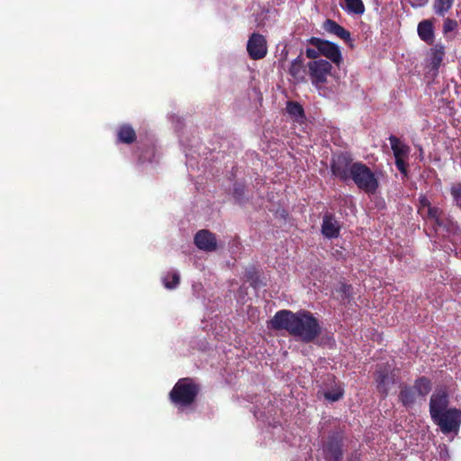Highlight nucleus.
Here are the masks:
<instances>
[{"label": "nucleus", "instance_id": "f257e3e1", "mask_svg": "<svg viewBox=\"0 0 461 461\" xmlns=\"http://www.w3.org/2000/svg\"><path fill=\"white\" fill-rule=\"evenodd\" d=\"M268 327L275 330H285L303 343L313 342L321 334L320 321L309 311L280 310L269 321Z\"/></svg>", "mask_w": 461, "mask_h": 461}, {"label": "nucleus", "instance_id": "f03ea898", "mask_svg": "<svg viewBox=\"0 0 461 461\" xmlns=\"http://www.w3.org/2000/svg\"><path fill=\"white\" fill-rule=\"evenodd\" d=\"M200 385L192 378L179 379L169 393L170 401L179 407L192 405L199 394Z\"/></svg>", "mask_w": 461, "mask_h": 461}, {"label": "nucleus", "instance_id": "7ed1b4c3", "mask_svg": "<svg viewBox=\"0 0 461 461\" xmlns=\"http://www.w3.org/2000/svg\"><path fill=\"white\" fill-rule=\"evenodd\" d=\"M350 179L358 189L367 194H374L379 187V181L375 173L363 162H355L352 167Z\"/></svg>", "mask_w": 461, "mask_h": 461}, {"label": "nucleus", "instance_id": "20e7f679", "mask_svg": "<svg viewBox=\"0 0 461 461\" xmlns=\"http://www.w3.org/2000/svg\"><path fill=\"white\" fill-rule=\"evenodd\" d=\"M433 422L438 426L444 435L453 433L457 435L461 425V410L456 408H448L437 417L431 418Z\"/></svg>", "mask_w": 461, "mask_h": 461}, {"label": "nucleus", "instance_id": "39448f33", "mask_svg": "<svg viewBox=\"0 0 461 461\" xmlns=\"http://www.w3.org/2000/svg\"><path fill=\"white\" fill-rule=\"evenodd\" d=\"M375 380L378 393L383 398H386L391 387L396 384L397 370L388 363L378 365Z\"/></svg>", "mask_w": 461, "mask_h": 461}, {"label": "nucleus", "instance_id": "423d86ee", "mask_svg": "<svg viewBox=\"0 0 461 461\" xmlns=\"http://www.w3.org/2000/svg\"><path fill=\"white\" fill-rule=\"evenodd\" d=\"M307 68L312 84L321 89L331 75V63L326 59L312 60L308 62Z\"/></svg>", "mask_w": 461, "mask_h": 461}, {"label": "nucleus", "instance_id": "0eeeda50", "mask_svg": "<svg viewBox=\"0 0 461 461\" xmlns=\"http://www.w3.org/2000/svg\"><path fill=\"white\" fill-rule=\"evenodd\" d=\"M388 140L393 153L397 169L404 176H408L409 164L407 160L410 157L411 148L395 135H390Z\"/></svg>", "mask_w": 461, "mask_h": 461}, {"label": "nucleus", "instance_id": "6e6552de", "mask_svg": "<svg viewBox=\"0 0 461 461\" xmlns=\"http://www.w3.org/2000/svg\"><path fill=\"white\" fill-rule=\"evenodd\" d=\"M344 438L340 432H332L322 444L325 461H340L344 455Z\"/></svg>", "mask_w": 461, "mask_h": 461}, {"label": "nucleus", "instance_id": "1a4fd4ad", "mask_svg": "<svg viewBox=\"0 0 461 461\" xmlns=\"http://www.w3.org/2000/svg\"><path fill=\"white\" fill-rule=\"evenodd\" d=\"M353 158L348 153H340L333 156L330 162V171L332 175L342 182L350 179Z\"/></svg>", "mask_w": 461, "mask_h": 461}, {"label": "nucleus", "instance_id": "9d476101", "mask_svg": "<svg viewBox=\"0 0 461 461\" xmlns=\"http://www.w3.org/2000/svg\"><path fill=\"white\" fill-rule=\"evenodd\" d=\"M308 43L318 49L321 55L328 59L330 62L337 66L342 63V54L339 47L336 43L317 37H311L308 40Z\"/></svg>", "mask_w": 461, "mask_h": 461}, {"label": "nucleus", "instance_id": "9b49d317", "mask_svg": "<svg viewBox=\"0 0 461 461\" xmlns=\"http://www.w3.org/2000/svg\"><path fill=\"white\" fill-rule=\"evenodd\" d=\"M249 57L253 60L264 59L267 54V41L260 33L253 32L247 43Z\"/></svg>", "mask_w": 461, "mask_h": 461}, {"label": "nucleus", "instance_id": "f8f14e48", "mask_svg": "<svg viewBox=\"0 0 461 461\" xmlns=\"http://www.w3.org/2000/svg\"><path fill=\"white\" fill-rule=\"evenodd\" d=\"M448 393L446 389H437L429 400V414L431 418L437 417L438 414L444 412L448 408Z\"/></svg>", "mask_w": 461, "mask_h": 461}, {"label": "nucleus", "instance_id": "ddd939ff", "mask_svg": "<svg viewBox=\"0 0 461 461\" xmlns=\"http://www.w3.org/2000/svg\"><path fill=\"white\" fill-rule=\"evenodd\" d=\"M195 246L203 251H214L217 249L215 235L208 230H201L196 232L194 239Z\"/></svg>", "mask_w": 461, "mask_h": 461}, {"label": "nucleus", "instance_id": "4468645a", "mask_svg": "<svg viewBox=\"0 0 461 461\" xmlns=\"http://www.w3.org/2000/svg\"><path fill=\"white\" fill-rule=\"evenodd\" d=\"M340 232L339 222L332 213H326L323 216L321 233L327 239L338 238Z\"/></svg>", "mask_w": 461, "mask_h": 461}, {"label": "nucleus", "instance_id": "2eb2a0df", "mask_svg": "<svg viewBox=\"0 0 461 461\" xmlns=\"http://www.w3.org/2000/svg\"><path fill=\"white\" fill-rule=\"evenodd\" d=\"M434 19H425L419 23L417 32L420 39L429 45L435 40Z\"/></svg>", "mask_w": 461, "mask_h": 461}, {"label": "nucleus", "instance_id": "dca6fc26", "mask_svg": "<svg viewBox=\"0 0 461 461\" xmlns=\"http://www.w3.org/2000/svg\"><path fill=\"white\" fill-rule=\"evenodd\" d=\"M322 28L327 32L337 36L338 38L343 40L346 42L351 41V33H350V32L346 30L341 25H339L334 20L327 19L323 23Z\"/></svg>", "mask_w": 461, "mask_h": 461}, {"label": "nucleus", "instance_id": "f3484780", "mask_svg": "<svg viewBox=\"0 0 461 461\" xmlns=\"http://www.w3.org/2000/svg\"><path fill=\"white\" fill-rule=\"evenodd\" d=\"M445 56V47L441 43L434 45L429 52V65L431 70L438 72Z\"/></svg>", "mask_w": 461, "mask_h": 461}, {"label": "nucleus", "instance_id": "a211bd4d", "mask_svg": "<svg viewBox=\"0 0 461 461\" xmlns=\"http://www.w3.org/2000/svg\"><path fill=\"white\" fill-rule=\"evenodd\" d=\"M418 395L411 385L404 384L399 392V401L405 408L412 407L417 400Z\"/></svg>", "mask_w": 461, "mask_h": 461}, {"label": "nucleus", "instance_id": "6ab92c4d", "mask_svg": "<svg viewBox=\"0 0 461 461\" xmlns=\"http://www.w3.org/2000/svg\"><path fill=\"white\" fill-rule=\"evenodd\" d=\"M117 139L121 143L132 144L135 142L137 135L131 125L124 123L117 130Z\"/></svg>", "mask_w": 461, "mask_h": 461}, {"label": "nucleus", "instance_id": "aec40b11", "mask_svg": "<svg viewBox=\"0 0 461 461\" xmlns=\"http://www.w3.org/2000/svg\"><path fill=\"white\" fill-rule=\"evenodd\" d=\"M304 59L302 55L295 58L289 68V74L297 82L303 81L305 76Z\"/></svg>", "mask_w": 461, "mask_h": 461}, {"label": "nucleus", "instance_id": "412c9836", "mask_svg": "<svg viewBox=\"0 0 461 461\" xmlns=\"http://www.w3.org/2000/svg\"><path fill=\"white\" fill-rule=\"evenodd\" d=\"M411 386L419 397L424 398L431 392L432 382L427 376H420L415 379Z\"/></svg>", "mask_w": 461, "mask_h": 461}, {"label": "nucleus", "instance_id": "4be33fe9", "mask_svg": "<svg viewBox=\"0 0 461 461\" xmlns=\"http://www.w3.org/2000/svg\"><path fill=\"white\" fill-rule=\"evenodd\" d=\"M342 8L350 14L361 15L365 13L366 8L362 0H344L341 5Z\"/></svg>", "mask_w": 461, "mask_h": 461}, {"label": "nucleus", "instance_id": "5701e85b", "mask_svg": "<svg viewBox=\"0 0 461 461\" xmlns=\"http://www.w3.org/2000/svg\"><path fill=\"white\" fill-rule=\"evenodd\" d=\"M286 112L297 121L305 119L304 109L298 102L288 101L286 104Z\"/></svg>", "mask_w": 461, "mask_h": 461}, {"label": "nucleus", "instance_id": "b1692460", "mask_svg": "<svg viewBox=\"0 0 461 461\" xmlns=\"http://www.w3.org/2000/svg\"><path fill=\"white\" fill-rule=\"evenodd\" d=\"M455 0H434L433 11L437 15L443 17L452 9Z\"/></svg>", "mask_w": 461, "mask_h": 461}, {"label": "nucleus", "instance_id": "393cba45", "mask_svg": "<svg viewBox=\"0 0 461 461\" xmlns=\"http://www.w3.org/2000/svg\"><path fill=\"white\" fill-rule=\"evenodd\" d=\"M438 228H441L446 230L448 234H457L459 232V227L457 223L448 217L446 214L442 217L441 221L435 226V230Z\"/></svg>", "mask_w": 461, "mask_h": 461}, {"label": "nucleus", "instance_id": "a878e982", "mask_svg": "<svg viewBox=\"0 0 461 461\" xmlns=\"http://www.w3.org/2000/svg\"><path fill=\"white\" fill-rule=\"evenodd\" d=\"M445 215V212L437 206H429L426 213H423L422 217L428 221L433 222L434 227L441 221L442 217Z\"/></svg>", "mask_w": 461, "mask_h": 461}, {"label": "nucleus", "instance_id": "bb28decb", "mask_svg": "<svg viewBox=\"0 0 461 461\" xmlns=\"http://www.w3.org/2000/svg\"><path fill=\"white\" fill-rule=\"evenodd\" d=\"M162 281L167 289H175L180 283V275L176 271H170L162 278Z\"/></svg>", "mask_w": 461, "mask_h": 461}, {"label": "nucleus", "instance_id": "cd10ccee", "mask_svg": "<svg viewBox=\"0 0 461 461\" xmlns=\"http://www.w3.org/2000/svg\"><path fill=\"white\" fill-rule=\"evenodd\" d=\"M344 391L340 386H337L331 391L324 393V398L330 402H337L343 397Z\"/></svg>", "mask_w": 461, "mask_h": 461}, {"label": "nucleus", "instance_id": "c85d7f7f", "mask_svg": "<svg viewBox=\"0 0 461 461\" xmlns=\"http://www.w3.org/2000/svg\"><path fill=\"white\" fill-rule=\"evenodd\" d=\"M458 28V23L455 19H451L449 17L444 19L443 23V34L447 35L449 32L456 31Z\"/></svg>", "mask_w": 461, "mask_h": 461}, {"label": "nucleus", "instance_id": "c756f323", "mask_svg": "<svg viewBox=\"0 0 461 461\" xmlns=\"http://www.w3.org/2000/svg\"><path fill=\"white\" fill-rule=\"evenodd\" d=\"M451 195L456 206L461 210V183L455 184L450 189Z\"/></svg>", "mask_w": 461, "mask_h": 461}, {"label": "nucleus", "instance_id": "7c9ffc66", "mask_svg": "<svg viewBox=\"0 0 461 461\" xmlns=\"http://www.w3.org/2000/svg\"><path fill=\"white\" fill-rule=\"evenodd\" d=\"M420 206H419V212L423 215L424 210L427 208L429 209V206H431L430 202L428 200L427 197L421 196L419 199Z\"/></svg>", "mask_w": 461, "mask_h": 461}, {"label": "nucleus", "instance_id": "2f4dec72", "mask_svg": "<svg viewBox=\"0 0 461 461\" xmlns=\"http://www.w3.org/2000/svg\"><path fill=\"white\" fill-rule=\"evenodd\" d=\"M305 54L308 59L317 60L319 59L318 58L321 55V52L319 51L318 49L308 48L305 51Z\"/></svg>", "mask_w": 461, "mask_h": 461}, {"label": "nucleus", "instance_id": "473e14b6", "mask_svg": "<svg viewBox=\"0 0 461 461\" xmlns=\"http://www.w3.org/2000/svg\"><path fill=\"white\" fill-rule=\"evenodd\" d=\"M361 457L362 453L356 449L348 455L346 461H361Z\"/></svg>", "mask_w": 461, "mask_h": 461}, {"label": "nucleus", "instance_id": "72a5a7b5", "mask_svg": "<svg viewBox=\"0 0 461 461\" xmlns=\"http://www.w3.org/2000/svg\"><path fill=\"white\" fill-rule=\"evenodd\" d=\"M243 195H244V186L240 185H235L234 190H233V196L237 200H240L243 197Z\"/></svg>", "mask_w": 461, "mask_h": 461}, {"label": "nucleus", "instance_id": "f704fd0d", "mask_svg": "<svg viewBox=\"0 0 461 461\" xmlns=\"http://www.w3.org/2000/svg\"><path fill=\"white\" fill-rule=\"evenodd\" d=\"M351 288L352 287L349 285L343 284L341 285V291L346 294L347 297L349 296V292H350Z\"/></svg>", "mask_w": 461, "mask_h": 461}]
</instances>
